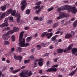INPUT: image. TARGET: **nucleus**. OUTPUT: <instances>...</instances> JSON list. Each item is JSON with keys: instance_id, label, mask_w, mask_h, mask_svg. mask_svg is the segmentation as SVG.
Here are the masks:
<instances>
[{"instance_id": "nucleus-1", "label": "nucleus", "mask_w": 77, "mask_h": 77, "mask_svg": "<svg viewBox=\"0 0 77 77\" xmlns=\"http://www.w3.org/2000/svg\"><path fill=\"white\" fill-rule=\"evenodd\" d=\"M24 33V31L21 32L19 35V45L20 47H27L30 45L29 43H25V39L23 38Z\"/></svg>"}, {"instance_id": "nucleus-2", "label": "nucleus", "mask_w": 77, "mask_h": 77, "mask_svg": "<svg viewBox=\"0 0 77 77\" xmlns=\"http://www.w3.org/2000/svg\"><path fill=\"white\" fill-rule=\"evenodd\" d=\"M64 10H67L68 12L70 11L72 13H75V8L73 7H71V6L69 5H65L63 6L58 8V11Z\"/></svg>"}, {"instance_id": "nucleus-3", "label": "nucleus", "mask_w": 77, "mask_h": 77, "mask_svg": "<svg viewBox=\"0 0 77 77\" xmlns=\"http://www.w3.org/2000/svg\"><path fill=\"white\" fill-rule=\"evenodd\" d=\"M19 29L18 28H14L13 30H11V31H8L6 33V34H4V35H2V37L4 40H7L8 38H7V36L9 35H11L12 34L14 33V32H16L18 31Z\"/></svg>"}, {"instance_id": "nucleus-4", "label": "nucleus", "mask_w": 77, "mask_h": 77, "mask_svg": "<svg viewBox=\"0 0 77 77\" xmlns=\"http://www.w3.org/2000/svg\"><path fill=\"white\" fill-rule=\"evenodd\" d=\"M32 74V71H30L29 73H28L27 72H26L25 73L21 72L20 74V76L21 77H28L27 75H28L29 76H30Z\"/></svg>"}, {"instance_id": "nucleus-5", "label": "nucleus", "mask_w": 77, "mask_h": 77, "mask_svg": "<svg viewBox=\"0 0 77 77\" xmlns=\"http://www.w3.org/2000/svg\"><path fill=\"white\" fill-rule=\"evenodd\" d=\"M58 66L57 65H54L52 66L51 68L47 70V72H56L57 71V69L55 68H56Z\"/></svg>"}, {"instance_id": "nucleus-6", "label": "nucleus", "mask_w": 77, "mask_h": 77, "mask_svg": "<svg viewBox=\"0 0 77 77\" xmlns=\"http://www.w3.org/2000/svg\"><path fill=\"white\" fill-rule=\"evenodd\" d=\"M64 17H68V16L66 15L65 13L63 12H61V13H60L59 15V16L57 17V19L60 20V19L63 18Z\"/></svg>"}, {"instance_id": "nucleus-7", "label": "nucleus", "mask_w": 77, "mask_h": 77, "mask_svg": "<svg viewBox=\"0 0 77 77\" xmlns=\"http://www.w3.org/2000/svg\"><path fill=\"white\" fill-rule=\"evenodd\" d=\"M16 16L17 17V21L18 23H19L20 22L21 23H23V21L20 20V18L21 17V16L20 14H17V15H16Z\"/></svg>"}, {"instance_id": "nucleus-8", "label": "nucleus", "mask_w": 77, "mask_h": 77, "mask_svg": "<svg viewBox=\"0 0 77 77\" xmlns=\"http://www.w3.org/2000/svg\"><path fill=\"white\" fill-rule=\"evenodd\" d=\"M75 35V32L74 31H72L69 34H66L65 35V38H68L72 37V36L74 35Z\"/></svg>"}, {"instance_id": "nucleus-9", "label": "nucleus", "mask_w": 77, "mask_h": 77, "mask_svg": "<svg viewBox=\"0 0 77 77\" xmlns=\"http://www.w3.org/2000/svg\"><path fill=\"white\" fill-rule=\"evenodd\" d=\"M22 5L21 6V10L23 11L25 9V7L27 5V3L26 2V0H23L21 2Z\"/></svg>"}, {"instance_id": "nucleus-10", "label": "nucleus", "mask_w": 77, "mask_h": 77, "mask_svg": "<svg viewBox=\"0 0 77 77\" xmlns=\"http://www.w3.org/2000/svg\"><path fill=\"white\" fill-rule=\"evenodd\" d=\"M8 20V19L7 18H6L4 21V23L0 25V27H3L5 26H8V24L7 22Z\"/></svg>"}, {"instance_id": "nucleus-11", "label": "nucleus", "mask_w": 77, "mask_h": 77, "mask_svg": "<svg viewBox=\"0 0 77 77\" xmlns=\"http://www.w3.org/2000/svg\"><path fill=\"white\" fill-rule=\"evenodd\" d=\"M43 59H40L38 60H35V62H37L38 61V64L39 66H41L43 65Z\"/></svg>"}, {"instance_id": "nucleus-12", "label": "nucleus", "mask_w": 77, "mask_h": 77, "mask_svg": "<svg viewBox=\"0 0 77 77\" xmlns=\"http://www.w3.org/2000/svg\"><path fill=\"white\" fill-rule=\"evenodd\" d=\"M5 17V13H0V20L2 19H3Z\"/></svg>"}, {"instance_id": "nucleus-13", "label": "nucleus", "mask_w": 77, "mask_h": 77, "mask_svg": "<svg viewBox=\"0 0 77 77\" xmlns=\"http://www.w3.org/2000/svg\"><path fill=\"white\" fill-rule=\"evenodd\" d=\"M12 11V9H9L8 11H6L5 14L6 15V16H8L9 14H10Z\"/></svg>"}, {"instance_id": "nucleus-14", "label": "nucleus", "mask_w": 77, "mask_h": 77, "mask_svg": "<svg viewBox=\"0 0 77 77\" xmlns=\"http://www.w3.org/2000/svg\"><path fill=\"white\" fill-rule=\"evenodd\" d=\"M53 34V33H52V32L50 33V34H49V32H48L47 34V37L48 39L50 38H51Z\"/></svg>"}, {"instance_id": "nucleus-15", "label": "nucleus", "mask_w": 77, "mask_h": 77, "mask_svg": "<svg viewBox=\"0 0 77 77\" xmlns=\"http://www.w3.org/2000/svg\"><path fill=\"white\" fill-rule=\"evenodd\" d=\"M77 51V48H73L71 51L72 53V54H75Z\"/></svg>"}, {"instance_id": "nucleus-16", "label": "nucleus", "mask_w": 77, "mask_h": 77, "mask_svg": "<svg viewBox=\"0 0 77 77\" xmlns=\"http://www.w3.org/2000/svg\"><path fill=\"white\" fill-rule=\"evenodd\" d=\"M7 6L6 5H5L4 6H2L0 7V8L2 10V11H5L6 9Z\"/></svg>"}, {"instance_id": "nucleus-17", "label": "nucleus", "mask_w": 77, "mask_h": 77, "mask_svg": "<svg viewBox=\"0 0 77 77\" xmlns=\"http://www.w3.org/2000/svg\"><path fill=\"white\" fill-rule=\"evenodd\" d=\"M76 70H75L73 71L72 72L69 74V76H72L76 72Z\"/></svg>"}, {"instance_id": "nucleus-18", "label": "nucleus", "mask_w": 77, "mask_h": 77, "mask_svg": "<svg viewBox=\"0 0 77 77\" xmlns=\"http://www.w3.org/2000/svg\"><path fill=\"white\" fill-rule=\"evenodd\" d=\"M16 13V11L14 10L12 11L11 14V15L14 17H15L16 16L15 15Z\"/></svg>"}, {"instance_id": "nucleus-19", "label": "nucleus", "mask_w": 77, "mask_h": 77, "mask_svg": "<svg viewBox=\"0 0 77 77\" xmlns=\"http://www.w3.org/2000/svg\"><path fill=\"white\" fill-rule=\"evenodd\" d=\"M77 25V20L75 21L73 23V26L74 27H76Z\"/></svg>"}, {"instance_id": "nucleus-20", "label": "nucleus", "mask_w": 77, "mask_h": 77, "mask_svg": "<svg viewBox=\"0 0 77 77\" xmlns=\"http://www.w3.org/2000/svg\"><path fill=\"white\" fill-rule=\"evenodd\" d=\"M63 49H58L57 51V52L59 53H62L63 52Z\"/></svg>"}, {"instance_id": "nucleus-21", "label": "nucleus", "mask_w": 77, "mask_h": 77, "mask_svg": "<svg viewBox=\"0 0 77 77\" xmlns=\"http://www.w3.org/2000/svg\"><path fill=\"white\" fill-rule=\"evenodd\" d=\"M47 32H43V34H42V37H44L46 36H47Z\"/></svg>"}, {"instance_id": "nucleus-22", "label": "nucleus", "mask_w": 77, "mask_h": 77, "mask_svg": "<svg viewBox=\"0 0 77 77\" xmlns=\"http://www.w3.org/2000/svg\"><path fill=\"white\" fill-rule=\"evenodd\" d=\"M42 8H40L38 10H37L35 11V13L36 14H38L39 12L41 11Z\"/></svg>"}, {"instance_id": "nucleus-23", "label": "nucleus", "mask_w": 77, "mask_h": 77, "mask_svg": "<svg viewBox=\"0 0 77 77\" xmlns=\"http://www.w3.org/2000/svg\"><path fill=\"white\" fill-rule=\"evenodd\" d=\"M58 23H56L53 25V26H52V27L54 28H55L58 26Z\"/></svg>"}, {"instance_id": "nucleus-24", "label": "nucleus", "mask_w": 77, "mask_h": 77, "mask_svg": "<svg viewBox=\"0 0 77 77\" xmlns=\"http://www.w3.org/2000/svg\"><path fill=\"white\" fill-rule=\"evenodd\" d=\"M30 9H27L26 10V14L27 15H29L30 14Z\"/></svg>"}, {"instance_id": "nucleus-25", "label": "nucleus", "mask_w": 77, "mask_h": 77, "mask_svg": "<svg viewBox=\"0 0 77 77\" xmlns=\"http://www.w3.org/2000/svg\"><path fill=\"white\" fill-rule=\"evenodd\" d=\"M53 22V20H49L48 21L47 23L48 25H50Z\"/></svg>"}, {"instance_id": "nucleus-26", "label": "nucleus", "mask_w": 77, "mask_h": 77, "mask_svg": "<svg viewBox=\"0 0 77 77\" xmlns=\"http://www.w3.org/2000/svg\"><path fill=\"white\" fill-rule=\"evenodd\" d=\"M32 37H27L26 39V41L27 42H29L31 39H32Z\"/></svg>"}, {"instance_id": "nucleus-27", "label": "nucleus", "mask_w": 77, "mask_h": 77, "mask_svg": "<svg viewBox=\"0 0 77 77\" xmlns=\"http://www.w3.org/2000/svg\"><path fill=\"white\" fill-rule=\"evenodd\" d=\"M54 9V8L53 7H51L49 8L48 9V12H50L52 10Z\"/></svg>"}, {"instance_id": "nucleus-28", "label": "nucleus", "mask_w": 77, "mask_h": 77, "mask_svg": "<svg viewBox=\"0 0 77 77\" xmlns=\"http://www.w3.org/2000/svg\"><path fill=\"white\" fill-rule=\"evenodd\" d=\"M40 5H37L35 6V7H34L33 8V9L34 10H35L36 9H38V8H40Z\"/></svg>"}, {"instance_id": "nucleus-29", "label": "nucleus", "mask_w": 77, "mask_h": 77, "mask_svg": "<svg viewBox=\"0 0 77 77\" xmlns=\"http://www.w3.org/2000/svg\"><path fill=\"white\" fill-rule=\"evenodd\" d=\"M73 44H71V45H70L68 48V50H69V51L71 50V48L73 47Z\"/></svg>"}, {"instance_id": "nucleus-30", "label": "nucleus", "mask_w": 77, "mask_h": 77, "mask_svg": "<svg viewBox=\"0 0 77 77\" xmlns=\"http://www.w3.org/2000/svg\"><path fill=\"white\" fill-rule=\"evenodd\" d=\"M17 51L19 52H20L21 51V49L20 47H17Z\"/></svg>"}, {"instance_id": "nucleus-31", "label": "nucleus", "mask_w": 77, "mask_h": 77, "mask_svg": "<svg viewBox=\"0 0 77 77\" xmlns=\"http://www.w3.org/2000/svg\"><path fill=\"white\" fill-rule=\"evenodd\" d=\"M9 44V42L8 41H5L4 44L6 45Z\"/></svg>"}, {"instance_id": "nucleus-32", "label": "nucleus", "mask_w": 77, "mask_h": 77, "mask_svg": "<svg viewBox=\"0 0 77 77\" xmlns=\"http://www.w3.org/2000/svg\"><path fill=\"white\" fill-rule=\"evenodd\" d=\"M8 19L10 20H11L12 21L13 20L14 18L12 16H10L8 17Z\"/></svg>"}, {"instance_id": "nucleus-33", "label": "nucleus", "mask_w": 77, "mask_h": 77, "mask_svg": "<svg viewBox=\"0 0 77 77\" xmlns=\"http://www.w3.org/2000/svg\"><path fill=\"white\" fill-rule=\"evenodd\" d=\"M56 38L54 37V36L53 37H52V38H51V41H53L55 40H56Z\"/></svg>"}, {"instance_id": "nucleus-34", "label": "nucleus", "mask_w": 77, "mask_h": 77, "mask_svg": "<svg viewBox=\"0 0 77 77\" xmlns=\"http://www.w3.org/2000/svg\"><path fill=\"white\" fill-rule=\"evenodd\" d=\"M37 47L38 49L40 50V48H41L42 47L40 45H37Z\"/></svg>"}, {"instance_id": "nucleus-35", "label": "nucleus", "mask_w": 77, "mask_h": 77, "mask_svg": "<svg viewBox=\"0 0 77 77\" xmlns=\"http://www.w3.org/2000/svg\"><path fill=\"white\" fill-rule=\"evenodd\" d=\"M11 38L12 39V41L13 42L15 40V38L14 37V35H12L11 37Z\"/></svg>"}, {"instance_id": "nucleus-36", "label": "nucleus", "mask_w": 77, "mask_h": 77, "mask_svg": "<svg viewBox=\"0 0 77 77\" xmlns=\"http://www.w3.org/2000/svg\"><path fill=\"white\" fill-rule=\"evenodd\" d=\"M47 44L46 43H42V47H45L46 46L45 45Z\"/></svg>"}, {"instance_id": "nucleus-37", "label": "nucleus", "mask_w": 77, "mask_h": 77, "mask_svg": "<svg viewBox=\"0 0 77 77\" xmlns=\"http://www.w3.org/2000/svg\"><path fill=\"white\" fill-rule=\"evenodd\" d=\"M33 19L35 20H37L38 19V17H35L33 18Z\"/></svg>"}, {"instance_id": "nucleus-38", "label": "nucleus", "mask_w": 77, "mask_h": 77, "mask_svg": "<svg viewBox=\"0 0 77 77\" xmlns=\"http://www.w3.org/2000/svg\"><path fill=\"white\" fill-rule=\"evenodd\" d=\"M41 3V1L37 2H36V5H40Z\"/></svg>"}, {"instance_id": "nucleus-39", "label": "nucleus", "mask_w": 77, "mask_h": 77, "mask_svg": "<svg viewBox=\"0 0 77 77\" xmlns=\"http://www.w3.org/2000/svg\"><path fill=\"white\" fill-rule=\"evenodd\" d=\"M29 60H25L24 61V63L25 64H27L28 63H29Z\"/></svg>"}, {"instance_id": "nucleus-40", "label": "nucleus", "mask_w": 77, "mask_h": 77, "mask_svg": "<svg viewBox=\"0 0 77 77\" xmlns=\"http://www.w3.org/2000/svg\"><path fill=\"white\" fill-rule=\"evenodd\" d=\"M38 19L40 21H42L43 19V18L42 17H39V18H38Z\"/></svg>"}, {"instance_id": "nucleus-41", "label": "nucleus", "mask_w": 77, "mask_h": 77, "mask_svg": "<svg viewBox=\"0 0 77 77\" xmlns=\"http://www.w3.org/2000/svg\"><path fill=\"white\" fill-rule=\"evenodd\" d=\"M4 29L5 30H9L10 29V28L9 27H7V28H5Z\"/></svg>"}, {"instance_id": "nucleus-42", "label": "nucleus", "mask_w": 77, "mask_h": 77, "mask_svg": "<svg viewBox=\"0 0 77 77\" xmlns=\"http://www.w3.org/2000/svg\"><path fill=\"white\" fill-rule=\"evenodd\" d=\"M37 63H34V65L33 66V67H35L37 66Z\"/></svg>"}, {"instance_id": "nucleus-43", "label": "nucleus", "mask_w": 77, "mask_h": 77, "mask_svg": "<svg viewBox=\"0 0 77 77\" xmlns=\"http://www.w3.org/2000/svg\"><path fill=\"white\" fill-rule=\"evenodd\" d=\"M18 59H17V60H20L22 59V58L21 57L19 56V57H18Z\"/></svg>"}, {"instance_id": "nucleus-44", "label": "nucleus", "mask_w": 77, "mask_h": 77, "mask_svg": "<svg viewBox=\"0 0 77 77\" xmlns=\"http://www.w3.org/2000/svg\"><path fill=\"white\" fill-rule=\"evenodd\" d=\"M18 57H17V56H14V59L16 60H18Z\"/></svg>"}, {"instance_id": "nucleus-45", "label": "nucleus", "mask_w": 77, "mask_h": 77, "mask_svg": "<svg viewBox=\"0 0 77 77\" xmlns=\"http://www.w3.org/2000/svg\"><path fill=\"white\" fill-rule=\"evenodd\" d=\"M72 8H75V13H73V14H75L76 13V12H77V9L76 10L75 9V7H73Z\"/></svg>"}, {"instance_id": "nucleus-46", "label": "nucleus", "mask_w": 77, "mask_h": 77, "mask_svg": "<svg viewBox=\"0 0 77 77\" xmlns=\"http://www.w3.org/2000/svg\"><path fill=\"white\" fill-rule=\"evenodd\" d=\"M53 29H48V32H51L52 31Z\"/></svg>"}, {"instance_id": "nucleus-47", "label": "nucleus", "mask_w": 77, "mask_h": 77, "mask_svg": "<svg viewBox=\"0 0 77 77\" xmlns=\"http://www.w3.org/2000/svg\"><path fill=\"white\" fill-rule=\"evenodd\" d=\"M30 59H32L33 60H34V57L33 56H32L30 57Z\"/></svg>"}, {"instance_id": "nucleus-48", "label": "nucleus", "mask_w": 77, "mask_h": 77, "mask_svg": "<svg viewBox=\"0 0 77 77\" xmlns=\"http://www.w3.org/2000/svg\"><path fill=\"white\" fill-rule=\"evenodd\" d=\"M29 28V27L28 26H26V27H25L24 28V29L26 30H27Z\"/></svg>"}, {"instance_id": "nucleus-49", "label": "nucleus", "mask_w": 77, "mask_h": 77, "mask_svg": "<svg viewBox=\"0 0 77 77\" xmlns=\"http://www.w3.org/2000/svg\"><path fill=\"white\" fill-rule=\"evenodd\" d=\"M68 50H68V48L67 49V48H66V49H65V50H64V51H63V52H64V53H65V52H66L67 51H68Z\"/></svg>"}, {"instance_id": "nucleus-50", "label": "nucleus", "mask_w": 77, "mask_h": 77, "mask_svg": "<svg viewBox=\"0 0 77 77\" xmlns=\"http://www.w3.org/2000/svg\"><path fill=\"white\" fill-rule=\"evenodd\" d=\"M35 50V49L33 48L31 50V52H34Z\"/></svg>"}, {"instance_id": "nucleus-51", "label": "nucleus", "mask_w": 77, "mask_h": 77, "mask_svg": "<svg viewBox=\"0 0 77 77\" xmlns=\"http://www.w3.org/2000/svg\"><path fill=\"white\" fill-rule=\"evenodd\" d=\"M17 71L16 70L14 71H13L12 72V73H14V74H15V73H17Z\"/></svg>"}, {"instance_id": "nucleus-52", "label": "nucleus", "mask_w": 77, "mask_h": 77, "mask_svg": "<svg viewBox=\"0 0 77 77\" xmlns=\"http://www.w3.org/2000/svg\"><path fill=\"white\" fill-rule=\"evenodd\" d=\"M47 66H48L49 65H50V62H47Z\"/></svg>"}, {"instance_id": "nucleus-53", "label": "nucleus", "mask_w": 77, "mask_h": 77, "mask_svg": "<svg viewBox=\"0 0 77 77\" xmlns=\"http://www.w3.org/2000/svg\"><path fill=\"white\" fill-rule=\"evenodd\" d=\"M75 20V18H72L71 19V21H73Z\"/></svg>"}, {"instance_id": "nucleus-54", "label": "nucleus", "mask_w": 77, "mask_h": 77, "mask_svg": "<svg viewBox=\"0 0 77 77\" xmlns=\"http://www.w3.org/2000/svg\"><path fill=\"white\" fill-rule=\"evenodd\" d=\"M1 76L2 77H5L6 76V75L5 74H2Z\"/></svg>"}, {"instance_id": "nucleus-55", "label": "nucleus", "mask_w": 77, "mask_h": 77, "mask_svg": "<svg viewBox=\"0 0 77 77\" xmlns=\"http://www.w3.org/2000/svg\"><path fill=\"white\" fill-rule=\"evenodd\" d=\"M2 60L3 61H5V59L4 58H2Z\"/></svg>"}, {"instance_id": "nucleus-56", "label": "nucleus", "mask_w": 77, "mask_h": 77, "mask_svg": "<svg viewBox=\"0 0 77 77\" xmlns=\"http://www.w3.org/2000/svg\"><path fill=\"white\" fill-rule=\"evenodd\" d=\"M21 70L20 68H19V69H17V70H16V71L17 72H18L20 71Z\"/></svg>"}, {"instance_id": "nucleus-57", "label": "nucleus", "mask_w": 77, "mask_h": 77, "mask_svg": "<svg viewBox=\"0 0 77 77\" xmlns=\"http://www.w3.org/2000/svg\"><path fill=\"white\" fill-rule=\"evenodd\" d=\"M60 31H57V32H56L55 33V34H59L60 33Z\"/></svg>"}, {"instance_id": "nucleus-58", "label": "nucleus", "mask_w": 77, "mask_h": 77, "mask_svg": "<svg viewBox=\"0 0 77 77\" xmlns=\"http://www.w3.org/2000/svg\"><path fill=\"white\" fill-rule=\"evenodd\" d=\"M14 48H12L11 49V50L12 51H14Z\"/></svg>"}, {"instance_id": "nucleus-59", "label": "nucleus", "mask_w": 77, "mask_h": 77, "mask_svg": "<svg viewBox=\"0 0 77 77\" xmlns=\"http://www.w3.org/2000/svg\"><path fill=\"white\" fill-rule=\"evenodd\" d=\"M55 45H57L58 44V42H55Z\"/></svg>"}, {"instance_id": "nucleus-60", "label": "nucleus", "mask_w": 77, "mask_h": 77, "mask_svg": "<svg viewBox=\"0 0 77 77\" xmlns=\"http://www.w3.org/2000/svg\"><path fill=\"white\" fill-rule=\"evenodd\" d=\"M25 67H26L25 66H23L21 67V68L22 69H24Z\"/></svg>"}, {"instance_id": "nucleus-61", "label": "nucleus", "mask_w": 77, "mask_h": 77, "mask_svg": "<svg viewBox=\"0 0 77 77\" xmlns=\"http://www.w3.org/2000/svg\"><path fill=\"white\" fill-rule=\"evenodd\" d=\"M10 69L11 71H12L14 69V68L13 67H11L10 68Z\"/></svg>"}, {"instance_id": "nucleus-62", "label": "nucleus", "mask_w": 77, "mask_h": 77, "mask_svg": "<svg viewBox=\"0 0 77 77\" xmlns=\"http://www.w3.org/2000/svg\"><path fill=\"white\" fill-rule=\"evenodd\" d=\"M57 59L56 58L55 59V60H54V61H55V62H56L57 61Z\"/></svg>"}, {"instance_id": "nucleus-63", "label": "nucleus", "mask_w": 77, "mask_h": 77, "mask_svg": "<svg viewBox=\"0 0 77 77\" xmlns=\"http://www.w3.org/2000/svg\"><path fill=\"white\" fill-rule=\"evenodd\" d=\"M6 62L7 63H10V62L9 61V60H7V61H6Z\"/></svg>"}, {"instance_id": "nucleus-64", "label": "nucleus", "mask_w": 77, "mask_h": 77, "mask_svg": "<svg viewBox=\"0 0 77 77\" xmlns=\"http://www.w3.org/2000/svg\"><path fill=\"white\" fill-rule=\"evenodd\" d=\"M2 74V72L1 71H0V77H1V76Z\"/></svg>"}]
</instances>
